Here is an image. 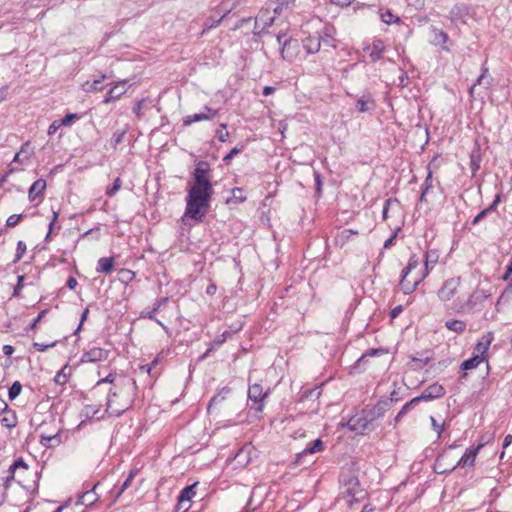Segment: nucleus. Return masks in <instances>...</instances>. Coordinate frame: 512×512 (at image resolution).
<instances>
[{"label": "nucleus", "mask_w": 512, "mask_h": 512, "mask_svg": "<svg viewBox=\"0 0 512 512\" xmlns=\"http://www.w3.org/2000/svg\"><path fill=\"white\" fill-rule=\"evenodd\" d=\"M210 167L205 161H199L192 174L193 184L186 198L185 217L201 222L206 215L213 187L209 179Z\"/></svg>", "instance_id": "nucleus-1"}, {"label": "nucleus", "mask_w": 512, "mask_h": 512, "mask_svg": "<svg viewBox=\"0 0 512 512\" xmlns=\"http://www.w3.org/2000/svg\"><path fill=\"white\" fill-rule=\"evenodd\" d=\"M341 494L340 500L347 506L360 502L366 497V492L360 486L357 475L351 469H345L340 476Z\"/></svg>", "instance_id": "nucleus-2"}, {"label": "nucleus", "mask_w": 512, "mask_h": 512, "mask_svg": "<svg viewBox=\"0 0 512 512\" xmlns=\"http://www.w3.org/2000/svg\"><path fill=\"white\" fill-rule=\"evenodd\" d=\"M460 282V277L449 278L444 281L437 293L442 302L453 301L451 308L456 312H461L465 307V303L456 298Z\"/></svg>", "instance_id": "nucleus-3"}, {"label": "nucleus", "mask_w": 512, "mask_h": 512, "mask_svg": "<svg viewBox=\"0 0 512 512\" xmlns=\"http://www.w3.org/2000/svg\"><path fill=\"white\" fill-rule=\"evenodd\" d=\"M482 447L483 444H479L476 448L467 450L465 454L455 464H452L450 467H444L445 455H439L434 463L435 473L445 474L448 472H452L458 466H473L476 459V455L478 454L479 450Z\"/></svg>", "instance_id": "nucleus-4"}, {"label": "nucleus", "mask_w": 512, "mask_h": 512, "mask_svg": "<svg viewBox=\"0 0 512 512\" xmlns=\"http://www.w3.org/2000/svg\"><path fill=\"white\" fill-rule=\"evenodd\" d=\"M269 391H263V387L260 384H253L248 389V399L253 402L251 408L257 412L263 410V402L268 397Z\"/></svg>", "instance_id": "nucleus-5"}, {"label": "nucleus", "mask_w": 512, "mask_h": 512, "mask_svg": "<svg viewBox=\"0 0 512 512\" xmlns=\"http://www.w3.org/2000/svg\"><path fill=\"white\" fill-rule=\"evenodd\" d=\"M346 426L357 434H364L366 431L374 428V426L367 420L363 411L360 414L352 416L346 423Z\"/></svg>", "instance_id": "nucleus-6"}, {"label": "nucleus", "mask_w": 512, "mask_h": 512, "mask_svg": "<svg viewBox=\"0 0 512 512\" xmlns=\"http://www.w3.org/2000/svg\"><path fill=\"white\" fill-rule=\"evenodd\" d=\"M277 42L281 45V56L284 60L292 61L296 55L297 41L285 38V35H277Z\"/></svg>", "instance_id": "nucleus-7"}, {"label": "nucleus", "mask_w": 512, "mask_h": 512, "mask_svg": "<svg viewBox=\"0 0 512 512\" xmlns=\"http://www.w3.org/2000/svg\"><path fill=\"white\" fill-rule=\"evenodd\" d=\"M218 115V110L212 109L208 106L204 107V112L196 113L193 115H188L183 119V124L185 126H189L192 123L204 121V120H211L215 118Z\"/></svg>", "instance_id": "nucleus-8"}, {"label": "nucleus", "mask_w": 512, "mask_h": 512, "mask_svg": "<svg viewBox=\"0 0 512 512\" xmlns=\"http://www.w3.org/2000/svg\"><path fill=\"white\" fill-rule=\"evenodd\" d=\"M109 356V351L100 347H93L83 353L81 357L82 363H94L97 361L106 360Z\"/></svg>", "instance_id": "nucleus-9"}, {"label": "nucleus", "mask_w": 512, "mask_h": 512, "mask_svg": "<svg viewBox=\"0 0 512 512\" xmlns=\"http://www.w3.org/2000/svg\"><path fill=\"white\" fill-rule=\"evenodd\" d=\"M408 276H409V274L402 272V277H401V280L399 283L402 291L405 294H410V293L414 292L416 290L417 286L424 280V279H420L419 273L412 275L410 279L408 278Z\"/></svg>", "instance_id": "nucleus-10"}, {"label": "nucleus", "mask_w": 512, "mask_h": 512, "mask_svg": "<svg viewBox=\"0 0 512 512\" xmlns=\"http://www.w3.org/2000/svg\"><path fill=\"white\" fill-rule=\"evenodd\" d=\"M320 38L321 45L328 48H336L335 28L331 25H325L319 32H317Z\"/></svg>", "instance_id": "nucleus-11"}, {"label": "nucleus", "mask_w": 512, "mask_h": 512, "mask_svg": "<svg viewBox=\"0 0 512 512\" xmlns=\"http://www.w3.org/2000/svg\"><path fill=\"white\" fill-rule=\"evenodd\" d=\"M127 84V80H122L117 82L106 94L104 97L103 103L108 104L113 101L120 99L122 95L126 93L125 85Z\"/></svg>", "instance_id": "nucleus-12"}, {"label": "nucleus", "mask_w": 512, "mask_h": 512, "mask_svg": "<svg viewBox=\"0 0 512 512\" xmlns=\"http://www.w3.org/2000/svg\"><path fill=\"white\" fill-rule=\"evenodd\" d=\"M445 394V389L442 385L438 383H434L430 386H428L420 396L417 398H420L421 400H431L435 398L442 397Z\"/></svg>", "instance_id": "nucleus-13"}, {"label": "nucleus", "mask_w": 512, "mask_h": 512, "mask_svg": "<svg viewBox=\"0 0 512 512\" xmlns=\"http://www.w3.org/2000/svg\"><path fill=\"white\" fill-rule=\"evenodd\" d=\"M438 262V254L436 251H428L425 254V260H424V269L423 271L419 272L420 279H425L430 271L433 269L435 264Z\"/></svg>", "instance_id": "nucleus-14"}, {"label": "nucleus", "mask_w": 512, "mask_h": 512, "mask_svg": "<svg viewBox=\"0 0 512 512\" xmlns=\"http://www.w3.org/2000/svg\"><path fill=\"white\" fill-rule=\"evenodd\" d=\"M370 58L372 62H376L377 60L383 57L385 51V45L381 39H375L371 46L364 47V50H370Z\"/></svg>", "instance_id": "nucleus-15"}, {"label": "nucleus", "mask_w": 512, "mask_h": 512, "mask_svg": "<svg viewBox=\"0 0 512 512\" xmlns=\"http://www.w3.org/2000/svg\"><path fill=\"white\" fill-rule=\"evenodd\" d=\"M385 406L386 403L380 402L376 404L373 408L369 410H363V412L366 415L367 420L371 425H373V422L379 418H381L385 413Z\"/></svg>", "instance_id": "nucleus-16"}, {"label": "nucleus", "mask_w": 512, "mask_h": 512, "mask_svg": "<svg viewBox=\"0 0 512 512\" xmlns=\"http://www.w3.org/2000/svg\"><path fill=\"white\" fill-rule=\"evenodd\" d=\"M274 20L275 16H270V12L266 11V9L263 7L259 12L258 17L256 18L255 29H258L260 27V24H262L261 29L264 30L265 28L270 27L273 24Z\"/></svg>", "instance_id": "nucleus-17"}, {"label": "nucleus", "mask_w": 512, "mask_h": 512, "mask_svg": "<svg viewBox=\"0 0 512 512\" xmlns=\"http://www.w3.org/2000/svg\"><path fill=\"white\" fill-rule=\"evenodd\" d=\"M303 47L309 54L317 53L321 48V42L318 35H309L303 40Z\"/></svg>", "instance_id": "nucleus-18"}, {"label": "nucleus", "mask_w": 512, "mask_h": 512, "mask_svg": "<svg viewBox=\"0 0 512 512\" xmlns=\"http://www.w3.org/2000/svg\"><path fill=\"white\" fill-rule=\"evenodd\" d=\"M294 0H270L265 4V9L268 12H273V16L280 15L284 5H288Z\"/></svg>", "instance_id": "nucleus-19"}, {"label": "nucleus", "mask_w": 512, "mask_h": 512, "mask_svg": "<svg viewBox=\"0 0 512 512\" xmlns=\"http://www.w3.org/2000/svg\"><path fill=\"white\" fill-rule=\"evenodd\" d=\"M500 202V195H496L495 199L493 200V202L490 204L489 207L483 209L481 212H479L473 219L472 221V224L473 225H476L478 223H480V221H482L488 214L492 213L493 211L496 210L498 204Z\"/></svg>", "instance_id": "nucleus-20"}, {"label": "nucleus", "mask_w": 512, "mask_h": 512, "mask_svg": "<svg viewBox=\"0 0 512 512\" xmlns=\"http://www.w3.org/2000/svg\"><path fill=\"white\" fill-rule=\"evenodd\" d=\"M96 487H97V484L94 485V487L91 490L86 491L85 493H83L79 497V499L77 501V504L86 505V506L93 505L98 500V496H97V494L95 492Z\"/></svg>", "instance_id": "nucleus-21"}, {"label": "nucleus", "mask_w": 512, "mask_h": 512, "mask_svg": "<svg viewBox=\"0 0 512 512\" xmlns=\"http://www.w3.org/2000/svg\"><path fill=\"white\" fill-rule=\"evenodd\" d=\"M114 267V259L112 257H102L97 262L96 271L98 273L109 274Z\"/></svg>", "instance_id": "nucleus-22"}, {"label": "nucleus", "mask_w": 512, "mask_h": 512, "mask_svg": "<svg viewBox=\"0 0 512 512\" xmlns=\"http://www.w3.org/2000/svg\"><path fill=\"white\" fill-rule=\"evenodd\" d=\"M46 188V181L43 179L36 180L29 189V199L35 200Z\"/></svg>", "instance_id": "nucleus-23"}, {"label": "nucleus", "mask_w": 512, "mask_h": 512, "mask_svg": "<svg viewBox=\"0 0 512 512\" xmlns=\"http://www.w3.org/2000/svg\"><path fill=\"white\" fill-rule=\"evenodd\" d=\"M485 360L483 356L480 355H474L470 359L465 360L461 364V369L463 371L472 370L478 367L480 363H482Z\"/></svg>", "instance_id": "nucleus-24"}, {"label": "nucleus", "mask_w": 512, "mask_h": 512, "mask_svg": "<svg viewBox=\"0 0 512 512\" xmlns=\"http://www.w3.org/2000/svg\"><path fill=\"white\" fill-rule=\"evenodd\" d=\"M103 79H105V75H102L101 79H97L92 82L86 81L82 84V90L87 93L101 91L103 89V86L101 85Z\"/></svg>", "instance_id": "nucleus-25"}, {"label": "nucleus", "mask_w": 512, "mask_h": 512, "mask_svg": "<svg viewBox=\"0 0 512 512\" xmlns=\"http://www.w3.org/2000/svg\"><path fill=\"white\" fill-rule=\"evenodd\" d=\"M323 448V442L320 439H316L312 445L306 447L301 453L297 455V462L307 454H313L321 451Z\"/></svg>", "instance_id": "nucleus-26"}, {"label": "nucleus", "mask_w": 512, "mask_h": 512, "mask_svg": "<svg viewBox=\"0 0 512 512\" xmlns=\"http://www.w3.org/2000/svg\"><path fill=\"white\" fill-rule=\"evenodd\" d=\"M445 327L455 333L461 334L465 331L466 324H465V322H463L461 320L453 319V320L446 321Z\"/></svg>", "instance_id": "nucleus-27"}, {"label": "nucleus", "mask_w": 512, "mask_h": 512, "mask_svg": "<svg viewBox=\"0 0 512 512\" xmlns=\"http://www.w3.org/2000/svg\"><path fill=\"white\" fill-rule=\"evenodd\" d=\"M488 69L482 68V73L478 77L477 82L470 88V94L473 95L476 89V86H483L485 89H487L490 85V81L487 78Z\"/></svg>", "instance_id": "nucleus-28"}, {"label": "nucleus", "mask_w": 512, "mask_h": 512, "mask_svg": "<svg viewBox=\"0 0 512 512\" xmlns=\"http://www.w3.org/2000/svg\"><path fill=\"white\" fill-rule=\"evenodd\" d=\"M197 486V483H194L192 485H189L187 487H185L184 489H182V491L180 492L178 498H180V502L182 501H186V502H191V499L196 495V492H195V488Z\"/></svg>", "instance_id": "nucleus-29"}, {"label": "nucleus", "mask_w": 512, "mask_h": 512, "mask_svg": "<svg viewBox=\"0 0 512 512\" xmlns=\"http://www.w3.org/2000/svg\"><path fill=\"white\" fill-rule=\"evenodd\" d=\"M117 396L116 392L109 391L106 403V410L111 411V413L115 415H120L122 412L126 410V407L114 408V400L113 397Z\"/></svg>", "instance_id": "nucleus-30"}, {"label": "nucleus", "mask_w": 512, "mask_h": 512, "mask_svg": "<svg viewBox=\"0 0 512 512\" xmlns=\"http://www.w3.org/2000/svg\"><path fill=\"white\" fill-rule=\"evenodd\" d=\"M492 338L490 335L487 337H483L475 346V351L477 352L476 355L483 356L486 351L488 350L490 344H491Z\"/></svg>", "instance_id": "nucleus-31"}, {"label": "nucleus", "mask_w": 512, "mask_h": 512, "mask_svg": "<svg viewBox=\"0 0 512 512\" xmlns=\"http://www.w3.org/2000/svg\"><path fill=\"white\" fill-rule=\"evenodd\" d=\"M374 108V103L369 98H359L357 100V109L359 112L364 113L371 111Z\"/></svg>", "instance_id": "nucleus-32"}, {"label": "nucleus", "mask_w": 512, "mask_h": 512, "mask_svg": "<svg viewBox=\"0 0 512 512\" xmlns=\"http://www.w3.org/2000/svg\"><path fill=\"white\" fill-rule=\"evenodd\" d=\"M467 7L465 5H455L450 10V17L452 20H458L467 14Z\"/></svg>", "instance_id": "nucleus-33"}, {"label": "nucleus", "mask_w": 512, "mask_h": 512, "mask_svg": "<svg viewBox=\"0 0 512 512\" xmlns=\"http://www.w3.org/2000/svg\"><path fill=\"white\" fill-rule=\"evenodd\" d=\"M230 391H231V390H230V388H228V387H224V388L221 390V392H220V393H218L217 395H215V396L211 399V401H210V403H209V405H208V408H207V409H208V412H210V410H211L212 406H214V405H216V404H219V403H221L222 401H224V400H225V398H226V395H227V394H229V393H230Z\"/></svg>", "instance_id": "nucleus-34"}, {"label": "nucleus", "mask_w": 512, "mask_h": 512, "mask_svg": "<svg viewBox=\"0 0 512 512\" xmlns=\"http://www.w3.org/2000/svg\"><path fill=\"white\" fill-rule=\"evenodd\" d=\"M17 469H23L25 471L28 470V464L22 459V458H18L16 459L13 464L10 466L9 468V473H10V477L11 479L14 478L15 476V472Z\"/></svg>", "instance_id": "nucleus-35"}, {"label": "nucleus", "mask_w": 512, "mask_h": 512, "mask_svg": "<svg viewBox=\"0 0 512 512\" xmlns=\"http://www.w3.org/2000/svg\"><path fill=\"white\" fill-rule=\"evenodd\" d=\"M418 402H420V398H413L412 400H410L409 402H407L402 408L401 410L398 412V414L396 415L395 417V421L396 422H399L401 420V418L412 408L414 407L415 404H417Z\"/></svg>", "instance_id": "nucleus-36"}, {"label": "nucleus", "mask_w": 512, "mask_h": 512, "mask_svg": "<svg viewBox=\"0 0 512 512\" xmlns=\"http://www.w3.org/2000/svg\"><path fill=\"white\" fill-rule=\"evenodd\" d=\"M480 162H481L480 154L478 152H472L470 155V167H471L473 175H475V173L479 170Z\"/></svg>", "instance_id": "nucleus-37"}, {"label": "nucleus", "mask_w": 512, "mask_h": 512, "mask_svg": "<svg viewBox=\"0 0 512 512\" xmlns=\"http://www.w3.org/2000/svg\"><path fill=\"white\" fill-rule=\"evenodd\" d=\"M135 475H136V471H134V470L130 471V473H129L128 477H127V478H126V480L123 482V484H122V486H121V488H120L119 492L116 494V496H115V500H117V499L120 497V495H121V494H122L126 489H128V488L130 487V485H131V483H132V481H133V479H134Z\"/></svg>", "instance_id": "nucleus-38"}, {"label": "nucleus", "mask_w": 512, "mask_h": 512, "mask_svg": "<svg viewBox=\"0 0 512 512\" xmlns=\"http://www.w3.org/2000/svg\"><path fill=\"white\" fill-rule=\"evenodd\" d=\"M420 264V259L417 255H412L409 259L407 266L402 271L403 273L410 274L415 268H417Z\"/></svg>", "instance_id": "nucleus-39"}, {"label": "nucleus", "mask_w": 512, "mask_h": 512, "mask_svg": "<svg viewBox=\"0 0 512 512\" xmlns=\"http://www.w3.org/2000/svg\"><path fill=\"white\" fill-rule=\"evenodd\" d=\"M399 201L395 198H389L385 201L384 203V206H383V211H382V218L383 220H387L388 218V211L390 209L391 206H399Z\"/></svg>", "instance_id": "nucleus-40"}, {"label": "nucleus", "mask_w": 512, "mask_h": 512, "mask_svg": "<svg viewBox=\"0 0 512 512\" xmlns=\"http://www.w3.org/2000/svg\"><path fill=\"white\" fill-rule=\"evenodd\" d=\"M22 390V385L19 381H15L9 388L8 395L11 400L19 396Z\"/></svg>", "instance_id": "nucleus-41"}, {"label": "nucleus", "mask_w": 512, "mask_h": 512, "mask_svg": "<svg viewBox=\"0 0 512 512\" xmlns=\"http://www.w3.org/2000/svg\"><path fill=\"white\" fill-rule=\"evenodd\" d=\"M381 20L386 24H391L393 22L398 23L400 22V18L397 16H394L391 11L387 10L384 13H381Z\"/></svg>", "instance_id": "nucleus-42"}, {"label": "nucleus", "mask_w": 512, "mask_h": 512, "mask_svg": "<svg viewBox=\"0 0 512 512\" xmlns=\"http://www.w3.org/2000/svg\"><path fill=\"white\" fill-rule=\"evenodd\" d=\"M121 185H122V181H121V179L119 177H117L114 180L113 185L111 187L107 188L106 194L109 197L114 196L119 191V189L121 188Z\"/></svg>", "instance_id": "nucleus-43"}, {"label": "nucleus", "mask_w": 512, "mask_h": 512, "mask_svg": "<svg viewBox=\"0 0 512 512\" xmlns=\"http://www.w3.org/2000/svg\"><path fill=\"white\" fill-rule=\"evenodd\" d=\"M126 134V130H117L116 132H114L112 138H111V142L114 146L118 145L119 143H121L124 139V136Z\"/></svg>", "instance_id": "nucleus-44"}, {"label": "nucleus", "mask_w": 512, "mask_h": 512, "mask_svg": "<svg viewBox=\"0 0 512 512\" xmlns=\"http://www.w3.org/2000/svg\"><path fill=\"white\" fill-rule=\"evenodd\" d=\"M66 366L62 368L60 372H58L54 378L55 383L59 385H64L68 381V375L65 373Z\"/></svg>", "instance_id": "nucleus-45"}, {"label": "nucleus", "mask_w": 512, "mask_h": 512, "mask_svg": "<svg viewBox=\"0 0 512 512\" xmlns=\"http://www.w3.org/2000/svg\"><path fill=\"white\" fill-rule=\"evenodd\" d=\"M25 251L26 244L23 241H18L14 263L18 262L22 258Z\"/></svg>", "instance_id": "nucleus-46"}, {"label": "nucleus", "mask_w": 512, "mask_h": 512, "mask_svg": "<svg viewBox=\"0 0 512 512\" xmlns=\"http://www.w3.org/2000/svg\"><path fill=\"white\" fill-rule=\"evenodd\" d=\"M79 115L75 113H69L64 118L59 119L60 125L62 126H68L72 123L73 120L79 119Z\"/></svg>", "instance_id": "nucleus-47"}, {"label": "nucleus", "mask_w": 512, "mask_h": 512, "mask_svg": "<svg viewBox=\"0 0 512 512\" xmlns=\"http://www.w3.org/2000/svg\"><path fill=\"white\" fill-rule=\"evenodd\" d=\"M191 507V504L186 501L180 502V498H178L177 505L175 506L174 512H187Z\"/></svg>", "instance_id": "nucleus-48"}, {"label": "nucleus", "mask_w": 512, "mask_h": 512, "mask_svg": "<svg viewBox=\"0 0 512 512\" xmlns=\"http://www.w3.org/2000/svg\"><path fill=\"white\" fill-rule=\"evenodd\" d=\"M221 129L217 130L216 134H217V137L219 139V141L221 142H226L227 141V138L229 136V133L226 131V124H221L220 125Z\"/></svg>", "instance_id": "nucleus-49"}, {"label": "nucleus", "mask_w": 512, "mask_h": 512, "mask_svg": "<svg viewBox=\"0 0 512 512\" xmlns=\"http://www.w3.org/2000/svg\"><path fill=\"white\" fill-rule=\"evenodd\" d=\"M21 218H22L21 214H19V215L13 214V215L9 216L7 221H6V226H8V227H15L19 223Z\"/></svg>", "instance_id": "nucleus-50"}, {"label": "nucleus", "mask_w": 512, "mask_h": 512, "mask_svg": "<svg viewBox=\"0 0 512 512\" xmlns=\"http://www.w3.org/2000/svg\"><path fill=\"white\" fill-rule=\"evenodd\" d=\"M232 195H233V198H235L238 202H243L246 200L244 191L241 188H234L232 190Z\"/></svg>", "instance_id": "nucleus-51"}, {"label": "nucleus", "mask_w": 512, "mask_h": 512, "mask_svg": "<svg viewBox=\"0 0 512 512\" xmlns=\"http://www.w3.org/2000/svg\"><path fill=\"white\" fill-rule=\"evenodd\" d=\"M28 146V143H26L20 150V152L16 153L14 158H13V162H20L22 163L23 160L21 159V155L22 154H25L24 158L25 159H28L29 158V153L26 152L25 150V147Z\"/></svg>", "instance_id": "nucleus-52"}, {"label": "nucleus", "mask_w": 512, "mask_h": 512, "mask_svg": "<svg viewBox=\"0 0 512 512\" xmlns=\"http://www.w3.org/2000/svg\"><path fill=\"white\" fill-rule=\"evenodd\" d=\"M55 345H56V342H52L50 344H42V343H38V342L33 343V346L36 348V350H38L40 352H43L50 347H54Z\"/></svg>", "instance_id": "nucleus-53"}, {"label": "nucleus", "mask_w": 512, "mask_h": 512, "mask_svg": "<svg viewBox=\"0 0 512 512\" xmlns=\"http://www.w3.org/2000/svg\"><path fill=\"white\" fill-rule=\"evenodd\" d=\"M448 40V35L443 31H435V41L437 43H445Z\"/></svg>", "instance_id": "nucleus-54"}, {"label": "nucleus", "mask_w": 512, "mask_h": 512, "mask_svg": "<svg viewBox=\"0 0 512 512\" xmlns=\"http://www.w3.org/2000/svg\"><path fill=\"white\" fill-rule=\"evenodd\" d=\"M377 353V350H371L370 352L363 354L356 362V367H360L362 363H364L367 357L374 356Z\"/></svg>", "instance_id": "nucleus-55"}, {"label": "nucleus", "mask_w": 512, "mask_h": 512, "mask_svg": "<svg viewBox=\"0 0 512 512\" xmlns=\"http://www.w3.org/2000/svg\"><path fill=\"white\" fill-rule=\"evenodd\" d=\"M143 103H144V100L141 99V100H138L134 107H133V112L138 116V117H141L142 116V108H143Z\"/></svg>", "instance_id": "nucleus-56"}, {"label": "nucleus", "mask_w": 512, "mask_h": 512, "mask_svg": "<svg viewBox=\"0 0 512 512\" xmlns=\"http://www.w3.org/2000/svg\"><path fill=\"white\" fill-rule=\"evenodd\" d=\"M240 152H241V149H239V148H237V147L233 148V149H232V150H231V151H230V152H229V153H228V154L223 158V161H224V162H226V163H228L230 160H232V159H233V157H234L235 155H237V154H238V153H240Z\"/></svg>", "instance_id": "nucleus-57"}, {"label": "nucleus", "mask_w": 512, "mask_h": 512, "mask_svg": "<svg viewBox=\"0 0 512 512\" xmlns=\"http://www.w3.org/2000/svg\"><path fill=\"white\" fill-rule=\"evenodd\" d=\"M62 125H60V120H55L52 122V124L48 128V134L52 135L54 134Z\"/></svg>", "instance_id": "nucleus-58"}, {"label": "nucleus", "mask_w": 512, "mask_h": 512, "mask_svg": "<svg viewBox=\"0 0 512 512\" xmlns=\"http://www.w3.org/2000/svg\"><path fill=\"white\" fill-rule=\"evenodd\" d=\"M314 178H315L316 190H317L318 194H320L321 193L322 184H323L322 180H321L320 173L314 172Z\"/></svg>", "instance_id": "nucleus-59"}, {"label": "nucleus", "mask_w": 512, "mask_h": 512, "mask_svg": "<svg viewBox=\"0 0 512 512\" xmlns=\"http://www.w3.org/2000/svg\"><path fill=\"white\" fill-rule=\"evenodd\" d=\"M229 335V332H224L220 337L216 338L214 341H213V345L212 346H220L222 345L225 341H226V337Z\"/></svg>", "instance_id": "nucleus-60"}, {"label": "nucleus", "mask_w": 512, "mask_h": 512, "mask_svg": "<svg viewBox=\"0 0 512 512\" xmlns=\"http://www.w3.org/2000/svg\"><path fill=\"white\" fill-rule=\"evenodd\" d=\"M115 380V376L113 374H109L108 376H106L105 378L103 379H100L97 384H96V387H99L101 386L102 384L104 383H113Z\"/></svg>", "instance_id": "nucleus-61"}, {"label": "nucleus", "mask_w": 512, "mask_h": 512, "mask_svg": "<svg viewBox=\"0 0 512 512\" xmlns=\"http://www.w3.org/2000/svg\"><path fill=\"white\" fill-rule=\"evenodd\" d=\"M431 424L433 426V428L437 431L438 433V436L441 435L442 431H443V424H438L437 421L435 420L434 417H431Z\"/></svg>", "instance_id": "nucleus-62"}, {"label": "nucleus", "mask_w": 512, "mask_h": 512, "mask_svg": "<svg viewBox=\"0 0 512 512\" xmlns=\"http://www.w3.org/2000/svg\"><path fill=\"white\" fill-rule=\"evenodd\" d=\"M330 2L334 5L345 7L349 6L353 0H330Z\"/></svg>", "instance_id": "nucleus-63"}, {"label": "nucleus", "mask_w": 512, "mask_h": 512, "mask_svg": "<svg viewBox=\"0 0 512 512\" xmlns=\"http://www.w3.org/2000/svg\"><path fill=\"white\" fill-rule=\"evenodd\" d=\"M511 274H512V258H511V261H510L509 265L506 268V272L503 275V279L505 281H507L510 278Z\"/></svg>", "instance_id": "nucleus-64"}]
</instances>
